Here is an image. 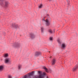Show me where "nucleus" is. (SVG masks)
<instances>
[{"label": "nucleus", "mask_w": 78, "mask_h": 78, "mask_svg": "<svg viewBox=\"0 0 78 78\" xmlns=\"http://www.w3.org/2000/svg\"><path fill=\"white\" fill-rule=\"evenodd\" d=\"M39 74L38 76H35L33 78H44L45 76H46V73L44 72L43 74H42V71H38V72ZM24 78H28L27 76L25 75L24 76ZM46 78H48V77H47Z\"/></svg>", "instance_id": "nucleus-1"}, {"label": "nucleus", "mask_w": 78, "mask_h": 78, "mask_svg": "<svg viewBox=\"0 0 78 78\" xmlns=\"http://www.w3.org/2000/svg\"><path fill=\"white\" fill-rule=\"evenodd\" d=\"M4 0H0V5L4 8H6L9 5V2L8 1H5V3H3Z\"/></svg>", "instance_id": "nucleus-2"}, {"label": "nucleus", "mask_w": 78, "mask_h": 78, "mask_svg": "<svg viewBox=\"0 0 78 78\" xmlns=\"http://www.w3.org/2000/svg\"><path fill=\"white\" fill-rule=\"evenodd\" d=\"M11 59L9 58H7L5 60V62L6 64H11V61H10Z\"/></svg>", "instance_id": "nucleus-3"}, {"label": "nucleus", "mask_w": 78, "mask_h": 78, "mask_svg": "<svg viewBox=\"0 0 78 78\" xmlns=\"http://www.w3.org/2000/svg\"><path fill=\"white\" fill-rule=\"evenodd\" d=\"M43 20L44 21L46 22V24L47 26H49V25H50V22H49V20L48 19H46V20H45V19L44 18Z\"/></svg>", "instance_id": "nucleus-4"}, {"label": "nucleus", "mask_w": 78, "mask_h": 78, "mask_svg": "<svg viewBox=\"0 0 78 78\" xmlns=\"http://www.w3.org/2000/svg\"><path fill=\"white\" fill-rule=\"evenodd\" d=\"M12 27H14L15 28H18V25L16 24V23L12 24Z\"/></svg>", "instance_id": "nucleus-5"}, {"label": "nucleus", "mask_w": 78, "mask_h": 78, "mask_svg": "<svg viewBox=\"0 0 78 78\" xmlns=\"http://www.w3.org/2000/svg\"><path fill=\"white\" fill-rule=\"evenodd\" d=\"M13 46H14L15 47H19L20 44L18 43H16L14 44Z\"/></svg>", "instance_id": "nucleus-6"}, {"label": "nucleus", "mask_w": 78, "mask_h": 78, "mask_svg": "<svg viewBox=\"0 0 78 78\" xmlns=\"http://www.w3.org/2000/svg\"><path fill=\"white\" fill-rule=\"evenodd\" d=\"M78 66H77V65H76L74 68L73 69V72H75V71H76V70H77V69H78Z\"/></svg>", "instance_id": "nucleus-7"}, {"label": "nucleus", "mask_w": 78, "mask_h": 78, "mask_svg": "<svg viewBox=\"0 0 78 78\" xmlns=\"http://www.w3.org/2000/svg\"><path fill=\"white\" fill-rule=\"evenodd\" d=\"M30 37L31 39H34L35 37V35H34V34L31 33L30 34Z\"/></svg>", "instance_id": "nucleus-8"}, {"label": "nucleus", "mask_w": 78, "mask_h": 78, "mask_svg": "<svg viewBox=\"0 0 78 78\" xmlns=\"http://www.w3.org/2000/svg\"><path fill=\"white\" fill-rule=\"evenodd\" d=\"M41 52H37L35 53V55L36 56H38L39 55H41Z\"/></svg>", "instance_id": "nucleus-9"}, {"label": "nucleus", "mask_w": 78, "mask_h": 78, "mask_svg": "<svg viewBox=\"0 0 78 78\" xmlns=\"http://www.w3.org/2000/svg\"><path fill=\"white\" fill-rule=\"evenodd\" d=\"M52 65H54L56 63V60L55 59H53L52 61Z\"/></svg>", "instance_id": "nucleus-10"}, {"label": "nucleus", "mask_w": 78, "mask_h": 78, "mask_svg": "<svg viewBox=\"0 0 78 78\" xmlns=\"http://www.w3.org/2000/svg\"><path fill=\"white\" fill-rule=\"evenodd\" d=\"M34 71H32L29 74V76H33V75H34Z\"/></svg>", "instance_id": "nucleus-11"}, {"label": "nucleus", "mask_w": 78, "mask_h": 78, "mask_svg": "<svg viewBox=\"0 0 78 78\" xmlns=\"http://www.w3.org/2000/svg\"><path fill=\"white\" fill-rule=\"evenodd\" d=\"M65 47H66V45H65V44H62V45H61V48H65Z\"/></svg>", "instance_id": "nucleus-12"}, {"label": "nucleus", "mask_w": 78, "mask_h": 78, "mask_svg": "<svg viewBox=\"0 0 78 78\" xmlns=\"http://www.w3.org/2000/svg\"><path fill=\"white\" fill-rule=\"evenodd\" d=\"M41 32L43 33L44 32V28L43 27H41Z\"/></svg>", "instance_id": "nucleus-13"}, {"label": "nucleus", "mask_w": 78, "mask_h": 78, "mask_svg": "<svg viewBox=\"0 0 78 78\" xmlns=\"http://www.w3.org/2000/svg\"><path fill=\"white\" fill-rule=\"evenodd\" d=\"M3 66H0V70H3Z\"/></svg>", "instance_id": "nucleus-14"}, {"label": "nucleus", "mask_w": 78, "mask_h": 78, "mask_svg": "<svg viewBox=\"0 0 78 78\" xmlns=\"http://www.w3.org/2000/svg\"><path fill=\"white\" fill-rule=\"evenodd\" d=\"M57 42H58V44H61V42L60 41V39H58Z\"/></svg>", "instance_id": "nucleus-15"}, {"label": "nucleus", "mask_w": 78, "mask_h": 78, "mask_svg": "<svg viewBox=\"0 0 78 78\" xmlns=\"http://www.w3.org/2000/svg\"><path fill=\"white\" fill-rule=\"evenodd\" d=\"M44 69L45 70L46 72H48V69L45 67H44Z\"/></svg>", "instance_id": "nucleus-16"}, {"label": "nucleus", "mask_w": 78, "mask_h": 78, "mask_svg": "<svg viewBox=\"0 0 78 78\" xmlns=\"http://www.w3.org/2000/svg\"><path fill=\"white\" fill-rule=\"evenodd\" d=\"M4 56L5 58H6V57H8V54H5L4 55Z\"/></svg>", "instance_id": "nucleus-17"}, {"label": "nucleus", "mask_w": 78, "mask_h": 78, "mask_svg": "<svg viewBox=\"0 0 78 78\" xmlns=\"http://www.w3.org/2000/svg\"><path fill=\"white\" fill-rule=\"evenodd\" d=\"M48 32L51 34L53 33V32L51 31V30L49 29L48 30Z\"/></svg>", "instance_id": "nucleus-18"}, {"label": "nucleus", "mask_w": 78, "mask_h": 78, "mask_svg": "<svg viewBox=\"0 0 78 78\" xmlns=\"http://www.w3.org/2000/svg\"><path fill=\"white\" fill-rule=\"evenodd\" d=\"M42 4H41L39 6V8H42Z\"/></svg>", "instance_id": "nucleus-19"}, {"label": "nucleus", "mask_w": 78, "mask_h": 78, "mask_svg": "<svg viewBox=\"0 0 78 78\" xmlns=\"http://www.w3.org/2000/svg\"><path fill=\"white\" fill-rule=\"evenodd\" d=\"M50 41H52L53 40V37H51L50 38Z\"/></svg>", "instance_id": "nucleus-20"}, {"label": "nucleus", "mask_w": 78, "mask_h": 78, "mask_svg": "<svg viewBox=\"0 0 78 78\" xmlns=\"http://www.w3.org/2000/svg\"><path fill=\"white\" fill-rule=\"evenodd\" d=\"M21 67V66L19 65L18 66V69H20V68Z\"/></svg>", "instance_id": "nucleus-21"}, {"label": "nucleus", "mask_w": 78, "mask_h": 78, "mask_svg": "<svg viewBox=\"0 0 78 78\" xmlns=\"http://www.w3.org/2000/svg\"><path fill=\"white\" fill-rule=\"evenodd\" d=\"M8 78H11V76H10V75H8Z\"/></svg>", "instance_id": "nucleus-22"}, {"label": "nucleus", "mask_w": 78, "mask_h": 78, "mask_svg": "<svg viewBox=\"0 0 78 78\" xmlns=\"http://www.w3.org/2000/svg\"><path fill=\"white\" fill-rule=\"evenodd\" d=\"M46 16H47V17H49V15L48 14H47V15Z\"/></svg>", "instance_id": "nucleus-23"}, {"label": "nucleus", "mask_w": 78, "mask_h": 78, "mask_svg": "<svg viewBox=\"0 0 78 78\" xmlns=\"http://www.w3.org/2000/svg\"><path fill=\"white\" fill-rule=\"evenodd\" d=\"M67 2H69V1H67Z\"/></svg>", "instance_id": "nucleus-24"}, {"label": "nucleus", "mask_w": 78, "mask_h": 78, "mask_svg": "<svg viewBox=\"0 0 78 78\" xmlns=\"http://www.w3.org/2000/svg\"><path fill=\"white\" fill-rule=\"evenodd\" d=\"M68 5H69V3L68 4Z\"/></svg>", "instance_id": "nucleus-25"}, {"label": "nucleus", "mask_w": 78, "mask_h": 78, "mask_svg": "<svg viewBox=\"0 0 78 78\" xmlns=\"http://www.w3.org/2000/svg\"><path fill=\"white\" fill-rule=\"evenodd\" d=\"M55 30H54V33H55Z\"/></svg>", "instance_id": "nucleus-26"}, {"label": "nucleus", "mask_w": 78, "mask_h": 78, "mask_svg": "<svg viewBox=\"0 0 78 78\" xmlns=\"http://www.w3.org/2000/svg\"><path fill=\"white\" fill-rule=\"evenodd\" d=\"M50 0V1H51V0Z\"/></svg>", "instance_id": "nucleus-27"}]
</instances>
